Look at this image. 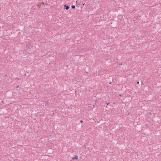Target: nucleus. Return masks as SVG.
Here are the masks:
<instances>
[{"label": "nucleus", "instance_id": "obj_9", "mask_svg": "<svg viewBox=\"0 0 161 161\" xmlns=\"http://www.w3.org/2000/svg\"><path fill=\"white\" fill-rule=\"evenodd\" d=\"M85 3H83V4H82V5H83V6H84L85 5Z\"/></svg>", "mask_w": 161, "mask_h": 161}, {"label": "nucleus", "instance_id": "obj_12", "mask_svg": "<svg viewBox=\"0 0 161 161\" xmlns=\"http://www.w3.org/2000/svg\"><path fill=\"white\" fill-rule=\"evenodd\" d=\"M137 84H138V83H139V82H137Z\"/></svg>", "mask_w": 161, "mask_h": 161}, {"label": "nucleus", "instance_id": "obj_8", "mask_svg": "<svg viewBox=\"0 0 161 161\" xmlns=\"http://www.w3.org/2000/svg\"><path fill=\"white\" fill-rule=\"evenodd\" d=\"M2 102V103H4V101H3V100L2 101V102Z\"/></svg>", "mask_w": 161, "mask_h": 161}, {"label": "nucleus", "instance_id": "obj_2", "mask_svg": "<svg viewBox=\"0 0 161 161\" xmlns=\"http://www.w3.org/2000/svg\"><path fill=\"white\" fill-rule=\"evenodd\" d=\"M73 160L74 159H78V156L77 155H75L74 157L72 158Z\"/></svg>", "mask_w": 161, "mask_h": 161}, {"label": "nucleus", "instance_id": "obj_11", "mask_svg": "<svg viewBox=\"0 0 161 161\" xmlns=\"http://www.w3.org/2000/svg\"><path fill=\"white\" fill-rule=\"evenodd\" d=\"M107 105H108V104H109V103H107Z\"/></svg>", "mask_w": 161, "mask_h": 161}, {"label": "nucleus", "instance_id": "obj_3", "mask_svg": "<svg viewBox=\"0 0 161 161\" xmlns=\"http://www.w3.org/2000/svg\"><path fill=\"white\" fill-rule=\"evenodd\" d=\"M71 8L73 9H75V6H74V5H72L71 6Z\"/></svg>", "mask_w": 161, "mask_h": 161}, {"label": "nucleus", "instance_id": "obj_4", "mask_svg": "<svg viewBox=\"0 0 161 161\" xmlns=\"http://www.w3.org/2000/svg\"><path fill=\"white\" fill-rule=\"evenodd\" d=\"M31 49V48L30 47H28V50L29 51H30Z\"/></svg>", "mask_w": 161, "mask_h": 161}, {"label": "nucleus", "instance_id": "obj_6", "mask_svg": "<svg viewBox=\"0 0 161 161\" xmlns=\"http://www.w3.org/2000/svg\"><path fill=\"white\" fill-rule=\"evenodd\" d=\"M19 86H18L17 87H16V89H17L18 88H19Z\"/></svg>", "mask_w": 161, "mask_h": 161}, {"label": "nucleus", "instance_id": "obj_7", "mask_svg": "<svg viewBox=\"0 0 161 161\" xmlns=\"http://www.w3.org/2000/svg\"><path fill=\"white\" fill-rule=\"evenodd\" d=\"M95 106H97V105H93V108H94V107H95Z\"/></svg>", "mask_w": 161, "mask_h": 161}, {"label": "nucleus", "instance_id": "obj_5", "mask_svg": "<svg viewBox=\"0 0 161 161\" xmlns=\"http://www.w3.org/2000/svg\"><path fill=\"white\" fill-rule=\"evenodd\" d=\"M83 122V120H81L80 121V122L81 123H82Z\"/></svg>", "mask_w": 161, "mask_h": 161}, {"label": "nucleus", "instance_id": "obj_10", "mask_svg": "<svg viewBox=\"0 0 161 161\" xmlns=\"http://www.w3.org/2000/svg\"><path fill=\"white\" fill-rule=\"evenodd\" d=\"M109 83L110 84H111V83H112L111 82V81H110V82H109Z\"/></svg>", "mask_w": 161, "mask_h": 161}, {"label": "nucleus", "instance_id": "obj_1", "mask_svg": "<svg viewBox=\"0 0 161 161\" xmlns=\"http://www.w3.org/2000/svg\"><path fill=\"white\" fill-rule=\"evenodd\" d=\"M64 9H65L66 10H68L69 8V6L67 5L66 4L64 5Z\"/></svg>", "mask_w": 161, "mask_h": 161}]
</instances>
